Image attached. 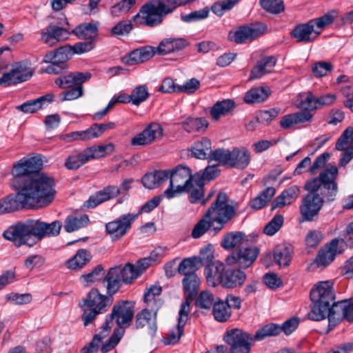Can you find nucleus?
<instances>
[{
  "label": "nucleus",
  "mask_w": 353,
  "mask_h": 353,
  "mask_svg": "<svg viewBox=\"0 0 353 353\" xmlns=\"http://www.w3.org/2000/svg\"><path fill=\"white\" fill-rule=\"evenodd\" d=\"M101 294L97 288H92L82 299L80 307L83 310L81 319L85 326L92 323L96 317L105 312L113 302L112 295Z\"/></svg>",
  "instance_id": "obj_5"
},
{
  "label": "nucleus",
  "mask_w": 353,
  "mask_h": 353,
  "mask_svg": "<svg viewBox=\"0 0 353 353\" xmlns=\"http://www.w3.org/2000/svg\"><path fill=\"white\" fill-rule=\"evenodd\" d=\"M223 339L230 346L228 353H249L254 341L251 334L237 328L226 332Z\"/></svg>",
  "instance_id": "obj_11"
},
{
  "label": "nucleus",
  "mask_w": 353,
  "mask_h": 353,
  "mask_svg": "<svg viewBox=\"0 0 353 353\" xmlns=\"http://www.w3.org/2000/svg\"><path fill=\"white\" fill-rule=\"evenodd\" d=\"M163 128L157 123H151L141 132L131 139L132 145H145L163 136Z\"/></svg>",
  "instance_id": "obj_19"
},
{
  "label": "nucleus",
  "mask_w": 353,
  "mask_h": 353,
  "mask_svg": "<svg viewBox=\"0 0 353 353\" xmlns=\"http://www.w3.org/2000/svg\"><path fill=\"white\" fill-rule=\"evenodd\" d=\"M316 101V98L311 92H302L298 95L297 101H299V103L297 107L301 110L310 112L317 109Z\"/></svg>",
  "instance_id": "obj_50"
},
{
  "label": "nucleus",
  "mask_w": 353,
  "mask_h": 353,
  "mask_svg": "<svg viewBox=\"0 0 353 353\" xmlns=\"http://www.w3.org/2000/svg\"><path fill=\"white\" fill-rule=\"evenodd\" d=\"M275 194V189L272 187L265 188L261 194L250 201V206L255 210L263 208Z\"/></svg>",
  "instance_id": "obj_51"
},
{
  "label": "nucleus",
  "mask_w": 353,
  "mask_h": 353,
  "mask_svg": "<svg viewBox=\"0 0 353 353\" xmlns=\"http://www.w3.org/2000/svg\"><path fill=\"white\" fill-rule=\"evenodd\" d=\"M276 63L274 56H268L259 61L256 65L252 68L250 79H255L270 73L272 71Z\"/></svg>",
  "instance_id": "obj_33"
},
{
  "label": "nucleus",
  "mask_w": 353,
  "mask_h": 353,
  "mask_svg": "<svg viewBox=\"0 0 353 353\" xmlns=\"http://www.w3.org/2000/svg\"><path fill=\"white\" fill-rule=\"evenodd\" d=\"M155 54H157L156 48L149 46H143L130 52L127 63L129 65L143 63L149 60Z\"/></svg>",
  "instance_id": "obj_37"
},
{
  "label": "nucleus",
  "mask_w": 353,
  "mask_h": 353,
  "mask_svg": "<svg viewBox=\"0 0 353 353\" xmlns=\"http://www.w3.org/2000/svg\"><path fill=\"white\" fill-rule=\"evenodd\" d=\"M88 222L87 214L68 216L65 220L64 229L67 232H72L86 226Z\"/></svg>",
  "instance_id": "obj_42"
},
{
  "label": "nucleus",
  "mask_w": 353,
  "mask_h": 353,
  "mask_svg": "<svg viewBox=\"0 0 353 353\" xmlns=\"http://www.w3.org/2000/svg\"><path fill=\"white\" fill-rule=\"evenodd\" d=\"M337 176L338 168L332 165L323 170L318 177L305 184V189L309 193L303 198L300 205L303 221H312L319 215L324 203L323 198L318 192L319 190L327 201L334 200L338 192Z\"/></svg>",
  "instance_id": "obj_2"
},
{
  "label": "nucleus",
  "mask_w": 353,
  "mask_h": 353,
  "mask_svg": "<svg viewBox=\"0 0 353 353\" xmlns=\"http://www.w3.org/2000/svg\"><path fill=\"white\" fill-rule=\"evenodd\" d=\"M261 7L272 14H279L284 11L285 6L282 0H260Z\"/></svg>",
  "instance_id": "obj_59"
},
{
  "label": "nucleus",
  "mask_w": 353,
  "mask_h": 353,
  "mask_svg": "<svg viewBox=\"0 0 353 353\" xmlns=\"http://www.w3.org/2000/svg\"><path fill=\"white\" fill-rule=\"evenodd\" d=\"M201 281L197 274H190L183 277L182 285L185 300L181 303L179 310L189 314L190 303L196 296Z\"/></svg>",
  "instance_id": "obj_17"
},
{
  "label": "nucleus",
  "mask_w": 353,
  "mask_h": 353,
  "mask_svg": "<svg viewBox=\"0 0 353 353\" xmlns=\"http://www.w3.org/2000/svg\"><path fill=\"white\" fill-rule=\"evenodd\" d=\"M3 237L17 246L32 247L37 243L33 220L17 223L10 226L3 234Z\"/></svg>",
  "instance_id": "obj_10"
},
{
  "label": "nucleus",
  "mask_w": 353,
  "mask_h": 353,
  "mask_svg": "<svg viewBox=\"0 0 353 353\" xmlns=\"http://www.w3.org/2000/svg\"><path fill=\"white\" fill-rule=\"evenodd\" d=\"M74 55V52L70 45L61 46L54 50L46 54L43 58L44 62L57 61L61 64L65 65V62L70 59Z\"/></svg>",
  "instance_id": "obj_35"
},
{
  "label": "nucleus",
  "mask_w": 353,
  "mask_h": 353,
  "mask_svg": "<svg viewBox=\"0 0 353 353\" xmlns=\"http://www.w3.org/2000/svg\"><path fill=\"white\" fill-rule=\"evenodd\" d=\"M91 259L90 253L86 250H79L76 254L66 263L70 269L81 268L84 266Z\"/></svg>",
  "instance_id": "obj_49"
},
{
  "label": "nucleus",
  "mask_w": 353,
  "mask_h": 353,
  "mask_svg": "<svg viewBox=\"0 0 353 353\" xmlns=\"http://www.w3.org/2000/svg\"><path fill=\"white\" fill-rule=\"evenodd\" d=\"M157 311L143 308L136 315L135 327L137 329L147 327L149 334L153 335L157 330Z\"/></svg>",
  "instance_id": "obj_23"
},
{
  "label": "nucleus",
  "mask_w": 353,
  "mask_h": 353,
  "mask_svg": "<svg viewBox=\"0 0 353 353\" xmlns=\"http://www.w3.org/2000/svg\"><path fill=\"white\" fill-rule=\"evenodd\" d=\"M42 165L43 162L41 159L38 157L22 159L17 163L14 164L12 174L13 175L15 181L19 183V187L21 185L22 183L27 179L34 178L44 174L43 173H41L32 176H29L30 174L38 172L41 170Z\"/></svg>",
  "instance_id": "obj_13"
},
{
  "label": "nucleus",
  "mask_w": 353,
  "mask_h": 353,
  "mask_svg": "<svg viewBox=\"0 0 353 353\" xmlns=\"http://www.w3.org/2000/svg\"><path fill=\"white\" fill-rule=\"evenodd\" d=\"M70 32L64 28L54 24L48 25L41 32V41L52 47L69 38Z\"/></svg>",
  "instance_id": "obj_20"
},
{
  "label": "nucleus",
  "mask_w": 353,
  "mask_h": 353,
  "mask_svg": "<svg viewBox=\"0 0 353 353\" xmlns=\"http://www.w3.org/2000/svg\"><path fill=\"white\" fill-rule=\"evenodd\" d=\"M120 194L121 190L117 186L108 185L91 195L83 205L88 208H93L105 201L117 197Z\"/></svg>",
  "instance_id": "obj_21"
},
{
  "label": "nucleus",
  "mask_w": 353,
  "mask_h": 353,
  "mask_svg": "<svg viewBox=\"0 0 353 353\" xmlns=\"http://www.w3.org/2000/svg\"><path fill=\"white\" fill-rule=\"evenodd\" d=\"M235 108V103L232 99H224L217 101L211 108L210 114L214 120H218L221 116L228 114Z\"/></svg>",
  "instance_id": "obj_44"
},
{
  "label": "nucleus",
  "mask_w": 353,
  "mask_h": 353,
  "mask_svg": "<svg viewBox=\"0 0 353 353\" xmlns=\"http://www.w3.org/2000/svg\"><path fill=\"white\" fill-rule=\"evenodd\" d=\"M191 0H151L143 4L132 21L137 26L154 27L160 25L165 16L172 13L178 7Z\"/></svg>",
  "instance_id": "obj_3"
},
{
  "label": "nucleus",
  "mask_w": 353,
  "mask_h": 353,
  "mask_svg": "<svg viewBox=\"0 0 353 353\" xmlns=\"http://www.w3.org/2000/svg\"><path fill=\"white\" fill-rule=\"evenodd\" d=\"M90 159L87 148L76 154L70 155L65 160L64 165L68 170H77Z\"/></svg>",
  "instance_id": "obj_46"
},
{
  "label": "nucleus",
  "mask_w": 353,
  "mask_h": 353,
  "mask_svg": "<svg viewBox=\"0 0 353 353\" xmlns=\"http://www.w3.org/2000/svg\"><path fill=\"white\" fill-rule=\"evenodd\" d=\"M206 212L207 216H210L215 223L213 230L218 232L234 217L236 208L228 203L226 193L220 192Z\"/></svg>",
  "instance_id": "obj_6"
},
{
  "label": "nucleus",
  "mask_w": 353,
  "mask_h": 353,
  "mask_svg": "<svg viewBox=\"0 0 353 353\" xmlns=\"http://www.w3.org/2000/svg\"><path fill=\"white\" fill-rule=\"evenodd\" d=\"M292 253L290 245H278L274 250V260L280 266H288L292 259Z\"/></svg>",
  "instance_id": "obj_40"
},
{
  "label": "nucleus",
  "mask_w": 353,
  "mask_h": 353,
  "mask_svg": "<svg viewBox=\"0 0 353 353\" xmlns=\"http://www.w3.org/2000/svg\"><path fill=\"white\" fill-rule=\"evenodd\" d=\"M192 156L200 159H209L212 152L211 150V142L207 138H202L200 141L194 143L191 148Z\"/></svg>",
  "instance_id": "obj_43"
},
{
  "label": "nucleus",
  "mask_w": 353,
  "mask_h": 353,
  "mask_svg": "<svg viewBox=\"0 0 353 353\" xmlns=\"http://www.w3.org/2000/svg\"><path fill=\"white\" fill-rule=\"evenodd\" d=\"M168 179V171L157 170L152 173L146 174L142 178V183L146 188L153 189Z\"/></svg>",
  "instance_id": "obj_39"
},
{
  "label": "nucleus",
  "mask_w": 353,
  "mask_h": 353,
  "mask_svg": "<svg viewBox=\"0 0 353 353\" xmlns=\"http://www.w3.org/2000/svg\"><path fill=\"white\" fill-rule=\"evenodd\" d=\"M73 34L80 39L94 41L98 34V28L96 24L85 23L79 25L72 30Z\"/></svg>",
  "instance_id": "obj_38"
},
{
  "label": "nucleus",
  "mask_w": 353,
  "mask_h": 353,
  "mask_svg": "<svg viewBox=\"0 0 353 353\" xmlns=\"http://www.w3.org/2000/svg\"><path fill=\"white\" fill-rule=\"evenodd\" d=\"M299 322V318L292 317L285 321L281 326L274 323L268 324L256 332L254 339L256 340H263L268 336H276L281 332H283L286 335H289L297 328Z\"/></svg>",
  "instance_id": "obj_16"
},
{
  "label": "nucleus",
  "mask_w": 353,
  "mask_h": 353,
  "mask_svg": "<svg viewBox=\"0 0 353 353\" xmlns=\"http://www.w3.org/2000/svg\"><path fill=\"white\" fill-rule=\"evenodd\" d=\"M54 186L53 178L47 174L26 179L15 195L0 199V214L21 208L38 209L49 205L55 196Z\"/></svg>",
  "instance_id": "obj_1"
},
{
  "label": "nucleus",
  "mask_w": 353,
  "mask_h": 353,
  "mask_svg": "<svg viewBox=\"0 0 353 353\" xmlns=\"http://www.w3.org/2000/svg\"><path fill=\"white\" fill-rule=\"evenodd\" d=\"M90 159H99L112 154L114 150V145L109 143L105 145H92L87 148Z\"/></svg>",
  "instance_id": "obj_52"
},
{
  "label": "nucleus",
  "mask_w": 353,
  "mask_h": 353,
  "mask_svg": "<svg viewBox=\"0 0 353 353\" xmlns=\"http://www.w3.org/2000/svg\"><path fill=\"white\" fill-rule=\"evenodd\" d=\"M134 313V303L132 301H121L112 307V312L107 316L101 327L109 334L114 325V321L119 326V330L129 327L132 323Z\"/></svg>",
  "instance_id": "obj_9"
},
{
  "label": "nucleus",
  "mask_w": 353,
  "mask_h": 353,
  "mask_svg": "<svg viewBox=\"0 0 353 353\" xmlns=\"http://www.w3.org/2000/svg\"><path fill=\"white\" fill-rule=\"evenodd\" d=\"M203 186L204 185L203 182L194 180L192 182L190 191H184V193L188 192L190 194L188 199L191 203H196L199 201H201L204 196Z\"/></svg>",
  "instance_id": "obj_55"
},
{
  "label": "nucleus",
  "mask_w": 353,
  "mask_h": 353,
  "mask_svg": "<svg viewBox=\"0 0 353 353\" xmlns=\"http://www.w3.org/2000/svg\"><path fill=\"white\" fill-rule=\"evenodd\" d=\"M246 279L245 273L240 268L225 270L221 285L225 288H235L241 286Z\"/></svg>",
  "instance_id": "obj_27"
},
{
  "label": "nucleus",
  "mask_w": 353,
  "mask_h": 353,
  "mask_svg": "<svg viewBox=\"0 0 353 353\" xmlns=\"http://www.w3.org/2000/svg\"><path fill=\"white\" fill-rule=\"evenodd\" d=\"M189 42L182 37H169L163 39L156 47L157 54L165 55L185 48Z\"/></svg>",
  "instance_id": "obj_24"
},
{
  "label": "nucleus",
  "mask_w": 353,
  "mask_h": 353,
  "mask_svg": "<svg viewBox=\"0 0 353 353\" xmlns=\"http://www.w3.org/2000/svg\"><path fill=\"white\" fill-rule=\"evenodd\" d=\"M214 319L219 322H225L231 316V311L224 301L215 302L212 310Z\"/></svg>",
  "instance_id": "obj_53"
},
{
  "label": "nucleus",
  "mask_w": 353,
  "mask_h": 353,
  "mask_svg": "<svg viewBox=\"0 0 353 353\" xmlns=\"http://www.w3.org/2000/svg\"><path fill=\"white\" fill-rule=\"evenodd\" d=\"M248 239L242 232H233L225 234L222 240L221 245L226 250L241 248L246 245Z\"/></svg>",
  "instance_id": "obj_36"
},
{
  "label": "nucleus",
  "mask_w": 353,
  "mask_h": 353,
  "mask_svg": "<svg viewBox=\"0 0 353 353\" xmlns=\"http://www.w3.org/2000/svg\"><path fill=\"white\" fill-rule=\"evenodd\" d=\"M91 77L90 72H74L61 76L55 80V83L61 88H68L82 85Z\"/></svg>",
  "instance_id": "obj_26"
},
{
  "label": "nucleus",
  "mask_w": 353,
  "mask_h": 353,
  "mask_svg": "<svg viewBox=\"0 0 353 353\" xmlns=\"http://www.w3.org/2000/svg\"><path fill=\"white\" fill-rule=\"evenodd\" d=\"M251 160L250 152L244 148H234L231 150L229 166L239 170L248 166Z\"/></svg>",
  "instance_id": "obj_29"
},
{
  "label": "nucleus",
  "mask_w": 353,
  "mask_h": 353,
  "mask_svg": "<svg viewBox=\"0 0 353 353\" xmlns=\"http://www.w3.org/2000/svg\"><path fill=\"white\" fill-rule=\"evenodd\" d=\"M200 261L197 256L185 258L179 263L177 271L179 274L186 277L190 274H196V272L200 268Z\"/></svg>",
  "instance_id": "obj_45"
},
{
  "label": "nucleus",
  "mask_w": 353,
  "mask_h": 353,
  "mask_svg": "<svg viewBox=\"0 0 353 353\" xmlns=\"http://www.w3.org/2000/svg\"><path fill=\"white\" fill-rule=\"evenodd\" d=\"M353 145V128H347L339 138L336 149L340 151Z\"/></svg>",
  "instance_id": "obj_58"
},
{
  "label": "nucleus",
  "mask_w": 353,
  "mask_h": 353,
  "mask_svg": "<svg viewBox=\"0 0 353 353\" xmlns=\"http://www.w3.org/2000/svg\"><path fill=\"white\" fill-rule=\"evenodd\" d=\"M181 125L183 128L188 132L199 131L200 130L208 127L206 120L203 118L190 117L184 121Z\"/></svg>",
  "instance_id": "obj_56"
},
{
  "label": "nucleus",
  "mask_w": 353,
  "mask_h": 353,
  "mask_svg": "<svg viewBox=\"0 0 353 353\" xmlns=\"http://www.w3.org/2000/svg\"><path fill=\"white\" fill-rule=\"evenodd\" d=\"M266 26L263 23H251L241 26L236 31L230 32L228 38L236 43L251 42L263 35Z\"/></svg>",
  "instance_id": "obj_15"
},
{
  "label": "nucleus",
  "mask_w": 353,
  "mask_h": 353,
  "mask_svg": "<svg viewBox=\"0 0 353 353\" xmlns=\"http://www.w3.org/2000/svg\"><path fill=\"white\" fill-rule=\"evenodd\" d=\"M208 213L205 212L203 217L194 225L192 231V236L194 239L200 238L203 236L210 228L214 227L215 223L210 216H207Z\"/></svg>",
  "instance_id": "obj_48"
},
{
  "label": "nucleus",
  "mask_w": 353,
  "mask_h": 353,
  "mask_svg": "<svg viewBox=\"0 0 353 353\" xmlns=\"http://www.w3.org/2000/svg\"><path fill=\"white\" fill-rule=\"evenodd\" d=\"M33 223L37 243L45 236H57L62 227V223L60 221L47 223L39 220H33Z\"/></svg>",
  "instance_id": "obj_22"
},
{
  "label": "nucleus",
  "mask_w": 353,
  "mask_h": 353,
  "mask_svg": "<svg viewBox=\"0 0 353 353\" xmlns=\"http://www.w3.org/2000/svg\"><path fill=\"white\" fill-rule=\"evenodd\" d=\"M108 330H104L101 327V330L99 334H95L92 340L89 343L87 346L82 348V353H97L99 350V346L102 342V340L105 338L109 334Z\"/></svg>",
  "instance_id": "obj_54"
},
{
  "label": "nucleus",
  "mask_w": 353,
  "mask_h": 353,
  "mask_svg": "<svg viewBox=\"0 0 353 353\" xmlns=\"http://www.w3.org/2000/svg\"><path fill=\"white\" fill-rule=\"evenodd\" d=\"M224 264L219 261L208 264L205 268V275L209 285L215 287L221 284L224 274Z\"/></svg>",
  "instance_id": "obj_30"
},
{
  "label": "nucleus",
  "mask_w": 353,
  "mask_h": 353,
  "mask_svg": "<svg viewBox=\"0 0 353 353\" xmlns=\"http://www.w3.org/2000/svg\"><path fill=\"white\" fill-rule=\"evenodd\" d=\"M188 313L179 310L176 327L163 339L164 344L167 345H174L179 341L183 334L184 326L188 319Z\"/></svg>",
  "instance_id": "obj_31"
},
{
  "label": "nucleus",
  "mask_w": 353,
  "mask_h": 353,
  "mask_svg": "<svg viewBox=\"0 0 353 353\" xmlns=\"http://www.w3.org/2000/svg\"><path fill=\"white\" fill-rule=\"evenodd\" d=\"M310 299L313 306L308 313L309 319L312 321L325 319L329 307L335 299L333 283L330 281L317 283L310 291Z\"/></svg>",
  "instance_id": "obj_4"
},
{
  "label": "nucleus",
  "mask_w": 353,
  "mask_h": 353,
  "mask_svg": "<svg viewBox=\"0 0 353 353\" xmlns=\"http://www.w3.org/2000/svg\"><path fill=\"white\" fill-rule=\"evenodd\" d=\"M230 154L231 150L219 148L211 152L210 160H214L219 162V164L229 166Z\"/></svg>",
  "instance_id": "obj_64"
},
{
  "label": "nucleus",
  "mask_w": 353,
  "mask_h": 353,
  "mask_svg": "<svg viewBox=\"0 0 353 353\" xmlns=\"http://www.w3.org/2000/svg\"><path fill=\"white\" fill-rule=\"evenodd\" d=\"M161 292L162 288L159 285H152L147 289L143 298L145 303V308L158 312L163 305V301L159 298Z\"/></svg>",
  "instance_id": "obj_32"
},
{
  "label": "nucleus",
  "mask_w": 353,
  "mask_h": 353,
  "mask_svg": "<svg viewBox=\"0 0 353 353\" xmlns=\"http://www.w3.org/2000/svg\"><path fill=\"white\" fill-rule=\"evenodd\" d=\"M219 174L218 170L214 166H208L203 171H200L194 174V180L203 182V185L215 179Z\"/></svg>",
  "instance_id": "obj_63"
},
{
  "label": "nucleus",
  "mask_w": 353,
  "mask_h": 353,
  "mask_svg": "<svg viewBox=\"0 0 353 353\" xmlns=\"http://www.w3.org/2000/svg\"><path fill=\"white\" fill-rule=\"evenodd\" d=\"M299 193L300 189L297 185L289 187L273 201L272 210L291 204L298 198Z\"/></svg>",
  "instance_id": "obj_34"
},
{
  "label": "nucleus",
  "mask_w": 353,
  "mask_h": 353,
  "mask_svg": "<svg viewBox=\"0 0 353 353\" xmlns=\"http://www.w3.org/2000/svg\"><path fill=\"white\" fill-rule=\"evenodd\" d=\"M139 214H122L105 224V232L112 241H117L124 236L138 218Z\"/></svg>",
  "instance_id": "obj_14"
},
{
  "label": "nucleus",
  "mask_w": 353,
  "mask_h": 353,
  "mask_svg": "<svg viewBox=\"0 0 353 353\" xmlns=\"http://www.w3.org/2000/svg\"><path fill=\"white\" fill-rule=\"evenodd\" d=\"M239 0H223L214 3L211 8L212 11L217 16L221 17L226 11L231 10Z\"/></svg>",
  "instance_id": "obj_60"
},
{
  "label": "nucleus",
  "mask_w": 353,
  "mask_h": 353,
  "mask_svg": "<svg viewBox=\"0 0 353 353\" xmlns=\"http://www.w3.org/2000/svg\"><path fill=\"white\" fill-rule=\"evenodd\" d=\"M53 97L54 95L52 94H49L34 100L28 101L23 104L18 105L17 107V110L24 113H34L42 108L43 103L44 101L50 102L52 101Z\"/></svg>",
  "instance_id": "obj_41"
},
{
  "label": "nucleus",
  "mask_w": 353,
  "mask_h": 353,
  "mask_svg": "<svg viewBox=\"0 0 353 353\" xmlns=\"http://www.w3.org/2000/svg\"><path fill=\"white\" fill-rule=\"evenodd\" d=\"M136 0H121L112 6L110 12L112 15L119 17L128 12L136 4Z\"/></svg>",
  "instance_id": "obj_61"
},
{
  "label": "nucleus",
  "mask_w": 353,
  "mask_h": 353,
  "mask_svg": "<svg viewBox=\"0 0 353 353\" xmlns=\"http://www.w3.org/2000/svg\"><path fill=\"white\" fill-rule=\"evenodd\" d=\"M139 276L135 266L130 263H126L123 268L121 266L111 268L103 279L104 283H106L107 294H114L121 286V283H131Z\"/></svg>",
  "instance_id": "obj_7"
},
{
  "label": "nucleus",
  "mask_w": 353,
  "mask_h": 353,
  "mask_svg": "<svg viewBox=\"0 0 353 353\" xmlns=\"http://www.w3.org/2000/svg\"><path fill=\"white\" fill-rule=\"evenodd\" d=\"M167 171L170 185L164 191V195L168 199L176 197L184 191H190L192 182L194 181V174H192L188 167L180 165L173 170Z\"/></svg>",
  "instance_id": "obj_8"
},
{
  "label": "nucleus",
  "mask_w": 353,
  "mask_h": 353,
  "mask_svg": "<svg viewBox=\"0 0 353 353\" xmlns=\"http://www.w3.org/2000/svg\"><path fill=\"white\" fill-rule=\"evenodd\" d=\"M339 243V239H334L319 251L314 261L317 267L325 268L333 261L336 254Z\"/></svg>",
  "instance_id": "obj_25"
},
{
  "label": "nucleus",
  "mask_w": 353,
  "mask_h": 353,
  "mask_svg": "<svg viewBox=\"0 0 353 353\" xmlns=\"http://www.w3.org/2000/svg\"><path fill=\"white\" fill-rule=\"evenodd\" d=\"M345 303L346 300L331 303L329 310L326 314L328 318L329 330L335 327L343 319H345Z\"/></svg>",
  "instance_id": "obj_28"
},
{
  "label": "nucleus",
  "mask_w": 353,
  "mask_h": 353,
  "mask_svg": "<svg viewBox=\"0 0 353 353\" xmlns=\"http://www.w3.org/2000/svg\"><path fill=\"white\" fill-rule=\"evenodd\" d=\"M130 95L132 99V104L139 105L148 99L150 94L145 85H140L132 90Z\"/></svg>",
  "instance_id": "obj_57"
},
{
  "label": "nucleus",
  "mask_w": 353,
  "mask_h": 353,
  "mask_svg": "<svg viewBox=\"0 0 353 353\" xmlns=\"http://www.w3.org/2000/svg\"><path fill=\"white\" fill-rule=\"evenodd\" d=\"M311 20L296 25L290 32V37L297 43H309L314 42L321 34V30L315 29Z\"/></svg>",
  "instance_id": "obj_18"
},
{
  "label": "nucleus",
  "mask_w": 353,
  "mask_h": 353,
  "mask_svg": "<svg viewBox=\"0 0 353 353\" xmlns=\"http://www.w3.org/2000/svg\"><path fill=\"white\" fill-rule=\"evenodd\" d=\"M283 216L281 214L275 215L273 219L264 227L263 233L272 236L277 232L283 224Z\"/></svg>",
  "instance_id": "obj_62"
},
{
  "label": "nucleus",
  "mask_w": 353,
  "mask_h": 353,
  "mask_svg": "<svg viewBox=\"0 0 353 353\" xmlns=\"http://www.w3.org/2000/svg\"><path fill=\"white\" fill-rule=\"evenodd\" d=\"M259 252V248L256 246L246 247L245 245L235 249L227 256L225 262L228 265L247 269L254 263Z\"/></svg>",
  "instance_id": "obj_12"
},
{
  "label": "nucleus",
  "mask_w": 353,
  "mask_h": 353,
  "mask_svg": "<svg viewBox=\"0 0 353 353\" xmlns=\"http://www.w3.org/2000/svg\"><path fill=\"white\" fill-rule=\"evenodd\" d=\"M269 94V89L267 88H254L245 93L244 101L247 103H260L265 101L268 97Z\"/></svg>",
  "instance_id": "obj_47"
}]
</instances>
